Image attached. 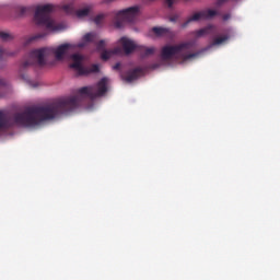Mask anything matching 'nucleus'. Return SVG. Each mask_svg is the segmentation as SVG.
I'll return each mask as SVG.
<instances>
[{"label":"nucleus","instance_id":"25","mask_svg":"<svg viewBox=\"0 0 280 280\" xmlns=\"http://www.w3.org/2000/svg\"><path fill=\"white\" fill-rule=\"evenodd\" d=\"M104 19H105V15H104V14H97V15L94 18V23H95L96 25H101Z\"/></svg>","mask_w":280,"mask_h":280},{"label":"nucleus","instance_id":"18","mask_svg":"<svg viewBox=\"0 0 280 280\" xmlns=\"http://www.w3.org/2000/svg\"><path fill=\"white\" fill-rule=\"evenodd\" d=\"M138 50L141 52V56L142 57H148V56H151L155 52V48H147V47H143V46H140L138 48Z\"/></svg>","mask_w":280,"mask_h":280},{"label":"nucleus","instance_id":"4","mask_svg":"<svg viewBox=\"0 0 280 280\" xmlns=\"http://www.w3.org/2000/svg\"><path fill=\"white\" fill-rule=\"evenodd\" d=\"M194 47V42H183L175 46H165L162 48L161 57L164 61L171 60L173 57H180L183 60H190L198 54H186Z\"/></svg>","mask_w":280,"mask_h":280},{"label":"nucleus","instance_id":"16","mask_svg":"<svg viewBox=\"0 0 280 280\" xmlns=\"http://www.w3.org/2000/svg\"><path fill=\"white\" fill-rule=\"evenodd\" d=\"M14 35L13 33H10V32H7V31H0V39L3 42V43H9V42H12L14 40Z\"/></svg>","mask_w":280,"mask_h":280},{"label":"nucleus","instance_id":"27","mask_svg":"<svg viewBox=\"0 0 280 280\" xmlns=\"http://www.w3.org/2000/svg\"><path fill=\"white\" fill-rule=\"evenodd\" d=\"M176 0H165L166 2V7H168V9H172L174 3H175Z\"/></svg>","mask_w":280,"mask_h":280},{"label":"nucleus","instance_id":"28","mask_svg":"<svg viewBox=\"0 0 280 280\" xmlns=\"http://www.w3.org/2000/svg\"><path fill=\"white\" fill-rule=\"evenodd\" d=\"M222 19H223L224 22L229 21L231 19V13L223 14Z\"/></svg>","mask_w":280,"mask_h":280},{"label":"nucleus","instance_id":"12","mask_svg":"<svg viewBox=\"0 0 280 280\" xmlns=\"http://www.w3.org/2000/svg\"><path fill=\"white\" fill-rule=\"evenodd\" d=\"M94 39H95L94 33H85V35H83V37L81 38V42H79V44L74 45V48H84L90 43L94 42Z\"/></svg>","mask_w":280,"mask_h":280},{"label":"nucleus","instance_id":"5","mask_svg":"<svg viewBox=\"0 0 280 280\" xmlns=\"http://www.w3.org/2000/svg\"><path fill=\"white\" fill-rule=\"evenodd\" d=\"M107 91H108V79L102 78L97 82L96 86H83V88L79 89V94L85 95L91 101H94L98 97L105 96Z\"/></svg>","mask_w":280,"mask_h":280},{"label":"nucleus","instance_id":"6","mask_svg":"<svg viewBox=\"0 0 280 280\" xmlns=\"http://www.w3.org/2000/svg\"><path fill=\"white\" fill-rule=\"evenodd\" d=\"M138 13L139 7H130L125 10L118 11L114 21L115 27L122 28L126 23H133Z\"/></svg>","mask_w":280,"mask_h":280},{"label":"nucleus","instance_id":"13","mask_svg":"<svg viewBox=\"0 0 280 280\" xmlns=\"http://www.w3.org/2000/svg\"><path fill=\"white\" fill-rule=\"evenodd\" d=\"M122 52H124V50H121V48H119V47H116L115 49H112V50L105 49L101 54V59L104 60V61H107L112 58V56L121 55Z\"/></svg>","mask_w":280,"mask_h":280},{"label":"nucleus","instance_id":"2","mask_svg":"<svg viewBox=\"0 0 280 280\" xmlns=\"http://www.w3.org/2000/svg\"><path fill=\"white\" fill-rule=\"evenodd\" d=\"M75 49V45L63 44L56 49L42 48L32 50L21 62L20 69L25 70L30 66L37 65L39 67L46 66V58L54 54L57 60H62L63 56L69 51Z\"/></svg>","mask_w":280,"mask_h":280},{"label":"nucleus","instance_id":"26","mask_svg":"<svg viewBox=\"0 0 280 280\" xmlns=\"http://www.w3.org/2000/svg\"><path fill=\"white\" fill-rule=\"evenodd\" d=\"M30 11V8L27 7H21L20 8V15L24 16L25 14H27V12Z\"/></svg>","mask_w":280,"mask_h":280},{"label":"nucleus","instance_id":"3","mask_svg":"<svg viewBox=\"0 0 280 280\" xmlns=\"http://www.w3.org/2000/svg\"><path fill=\"white\" fill-rule=\"evenodd\" d=\"M52 11V4L38 5L34 14L35 24L45 26L48 31L51 32L62 31L63 25L61 23H56L55 20L50 18V13Z\"/></svg>","mask_w":280,"mask_h":280},{"label":"nucleus","instance_id":"17","mask_svg":"<svg viewBox=\"0 0 280 280\" xmlns=\"http://www.w3.org/2000/svg\"><path fill=\"white\" fill-rule=\"evenodd\" d=\"M229 38L230 37L228 35H223L222 37H214L210 44V47L220 46L229 40Z\"/></svg>","mask_w":280,"mask_h":280},{"label":"nucleus","instance_id":"19","mask_svg":"<svg viewBox=\"0 0 280 280\" xmlns=\"http://www.w3.org/2000/svg\"><path fill=\"white\" fill-rule=\"evenodd\" d=\"M45 36H46L45 33H37V35H32L31 37H27L25 45H30L35 40L44 38Z\"/></svg>","mask_w":280,"mask_h":280},{"label":"nucleus","instance_id":"24","mask_svg":"<svg viewBox=\"0 0 280 280\" xmlns=\"http://www.w3.org/2000/svg\"><path fill=\"white\" fill-rule=\"evenodd\" d=\"M23 79H25V75H22ZM26 80V83L28 84V86H31V89H37V86H39V82L37 81H32V80Z\"/></svg>","mask_w":280,"mask_h":280},{"label":"nucleus","instance_id":"10","mask_svg":"<svg viewBox=\"0 0 280 280\" xmlns=\"http://www.w3.org/2000/svg\"><path fill=\"white\" fill-rule=\"evenodd\" d=\"M119 43L121 44L126 55L131 54L135 49L139 50V47L135 44V42L128 39V37H120Z\"/></svg>","mask_w":280,"mask_h":280},{"label":"nucleus","instance_id":"23","mask_svg":"<svg viewBox=\"0 0 280 280\" xmlns=\"http://www.w3.org/2000/svg\"><path fill=\"white\" fill-rule=\"evenodd\" d=\"M206 13V20L212 19L218 14V11L209 9L203 11Z\"/></svg>","mask_w":280,"mask_h":280},{"label":"nucleus","instance_id":"9","mask_svg":"<svg viewBox=\"0 0 280 280\" xmlns=\"http://www.w3.org/2000/svg\"><path fill=\"white\" fill-rule=\"evenodd\" d=\"M218 34V27L215 25L209 24L200 30H197L195 32V35L197 38L202 37L205 35H217Z\"/></svg>","mask_w":280,"mask_h":280},{"label":"nucleus","instance_id":"20","mask_svg":"<svg viewBox=\"0 0 280 280\" xmlns=\"http://www.w3.org/2000/svg\"><path fill=\"white\" fill-rule=\"evenodd\" d=\"M152 31L155 33L156 36H163L168 33V28L160 26H154Z\"/></svg>","mask_w":280,"mask_h":280},{"label":"nucleus","instance_id":"21","mask_svg":"<svg viewBox=\"0 0 280 280\" xmlns=\"http://www.w3.org/2000/svg\"><path fill=\"white\" fill-rule=\"evenodd\" d=\"M13 56H15L14 52L8 51V50L3 49L2 47H0V60H4V58L13 57Z\"/></svg>","mask_w":280,"mask_h":280},{"label":"nucleus","instance_id":"30","mask_svg":"<svg viewBox=\"0 0 280 280\" xmlns=\"http://www.w3.org/2000/svg\"><path fill=\"white\" fill-rule=\"evenodd\" d=\"M177 20H178V16H177V15L171 16V22H176Z\"/></svg>","mask_w":280,"mask_h":280},{"label":"nucleus","instance_id":"14","mask_svg":"<svg viewBox=\"0 0 280 280\" xmlns=\"http://www.w3.org/2000/svg\"><path fill=\"white\" fill-rule=\"evenodd\" d=\"M60 9L68 15L75 14V5L74 2L61 4Z\"/></svg>","mask_w":280,"mask_h":280},{"label":"nucleus","instance_id":"7","mask_svg":"<svg viewBox=\"0 0 280 280\" xmlns=\"http://www.w3.org/2000/svg\"><path fill=\"white\" fill-rule=\"evenodd\" d=\"M70 58H72V63H70V68L75 69V71H77V73H79V75H88L90 73L100 72L98 65H92L91 67H84L82 65L84 58H83V56H81L79 54H74Z\"/></svg>","mask_w":280,"mask_h":280},{"label":"nucleus","instance_id":"29","mask_svg":"<svg viewBox=\"0 0 280 280\" xmlns=\"http://www.w3.org/2000/svg\"><path fill=\"white\" fill-rule=\"evenodd\" d=\"M119 68H121V63H119V62H117V63L113 67L114 70H119Z\"/></svg>","mask_w":280,"mask_h":280},{"label":"nucleus","instance_id":"31","mask_svg":"<svg viewBox=\"0 0 280 280\" xmlns=\"http://www.w3.org/2000/svg\"><path fill=\"white\" fill-rule=\"evenodd\" d=\"M4 84H5V81L0 79V86H4Z\"/></svg>","mask_w":280,"mask_h":280},{"label":"nucleus","instance_id":"32","mask_svg":"<svg viewBox=\"0 0 280 280\" xmlns=\"http://www.w3.org/2000/svg\"><path fill=\"white\" fill-rule=\"evenodd\" d=\"M108 2H114V0H108Z\"/></svg>","mask_w":280,"mask_h":280},{"label":"nucleus","instance_id":"8","mask_svg":"<svg viewBox=\"0 0 280 280\" xmlns=\"http://www.w3.org/2000/svg\"><path fill=\"white\" fill-rule=\"evenodd\" d=\"M143 73H144V70L142 68H136V69L129 70V71L122 73L120 77L122 80L130 83V82L137 80Z\"/></svg>","mask_w":280,"mask_h":280},{"label":"nucleus","instance_id":"15","mask_svg":"<svg viewBox=\"0 0 280 280\" xmlns=\"http://www.w3.org/2000/svg\"><path fill=\"white\" fill-rule=\"evenodd\" d=\"M92 9H93L92 5H86V7L83 8V9L77 10V12H74V14H77V18L83 19V18L89 16V14H90V12H91Z\"/></svg>","mask_w":280,"mask_h":280},{"label":"nucleus","instance_id":"11","mask_svg":"<svg viewBox=\"0 0 280 280\" xmlns=\"http://www.w3.org/2000/svg\"><path fill=\"white\" fill-rule=\"evenodd\" d=\"M200 20H207V13L203 11L194 13L190 18H188L183 24L182 27H187L191 22H198Z\"/></svg>","mask_w":280,"mask_h":280},{"label":"nucleus","instance_id":"1","mask_svg":"<svg viewBox=\"0 0 280 280\" xmlns=\"http://www.w3.org/2000/svg\"><path fill=\"white\" fill-rule=\"evenodd\" d=\"M80 98L70 96L57 100L44 106H30L22 113H15L13 118L5 110L0 109V135L7 132L14 125L32 128L38 126L43 121L52 120L62 115H69L78 109Z\"/></svg>","mask_w":280,"mask_h":280},{"label":"nucleus","instance_id":"22","mask_svg":"<svg viewBox=\"0 0 280 280\" xmlns=\"http://www.w3.org/2000/svg\"><path fill=\"white\" fill-rule=\"evenodd\" d=\"M96 50L103 52L106 50V42L105 39H101L96 45Z\"/></svg>","mask_w":280,"mask_h":280}]
</instances>
